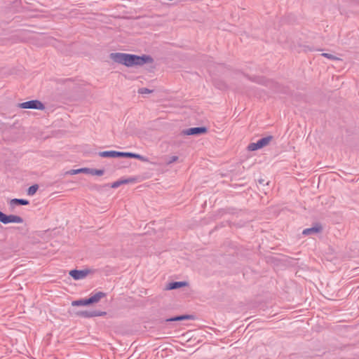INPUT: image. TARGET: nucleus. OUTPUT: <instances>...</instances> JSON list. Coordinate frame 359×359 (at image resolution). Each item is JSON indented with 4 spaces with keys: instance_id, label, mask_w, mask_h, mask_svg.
I'll return each instance as SVG.
<instances>
[{
    "instance_id": "obj_1",
    "label": "nucleus",
    "mask_w": 359,
    "mask_h": 359,
    "mask_svg": "<svg viewBox=\"0 0 359 359\" xmlns=\"http://www.w3.org/2000/svg\"><path fill=\"white\" fill-rule=\"evenodd\" d=\"M109 57L114 62L127 67L142 66L154 62L152 57L149 55H137L124 53H111Z\"/></svg>"
},
{
    "instance_id": "obj_2",
    "label": "nucleus",
    "mask_w": 359,
    "mask_h": 359,
    "mask_svg": "<svg viewBox=\"0 0 359 359\" xmlns=\"http://www.w3.org/2000/svg\"><path fill=\"white\" fill-rule=\"evenodd\" d=\"M273 139V137L271 135H269L266 137H264L260 140H259L257 142H252L248 144V149L249 151H255L259 149H261L264 147L267 146L271 140Z\"/></svg>"
},
{
    "instance_id": "obj_3",
    "label": "nucleus",
    "mask_w": 359,
    "mask_h": 359,
    "mask_svg": "<svg viewBox=\"0 0 359 359\" xmlns=\"http://www.w3.org/2000/svg\"><path fill=\"white\" fill-rule=\"evenodd\" d=\"M18 106L21 109H34L39 110H43L45 109L44 104L41 101L37 100H33L19 103Z\"/></svg>"
},
{
    "instance_id": "obj_4",
    "label": "nucleus",
    "mask_w": 359,
    "mask_h": 359,
    "mask_svg": "<svg viewBox=\"0 0 359 359\" xmlns=\"http://www.w3.org/2000/svg\"><path fill=\"white\" fill-rule=\"evenodd\" d=\"M0 222L4 224L8 223H22L23 219L18 215H7L1 211Z\"/></svg>"
},
{
    "instance_id": "obj_5",
    "label": "nucleus",
    "mask_w": 359,
    "mask_h": 359,
    "mask_svg": "<svg viewBox=\"0 0 359 359\" xmlns=\"http://www.w3.org/2000/svg\"><path fill=\"white\" fill-rule=\"evenodd\" d=\"M208 131V128L206 127H196V128H190L186 130H182V133L184 135H200L202 134L206 133Z\"/></svg>"
},
{
    "instance_id": "obj_6",
    "label": "nucleus",
    "mask_w": 359,
    "mask_h": 359,
    "mask_svg": "<svg viewBox=\"0 0 359 359\" xmlns=\"http://www.w3.org/2000/svg\"><path fill=\"white\" fill-rule=\"evenodd\" d=\"M128 152H122L116 151H100L98 155L102 158H118V157H128Z\"/></svg>"
},
{
    "instance_id": "obj_7",
    "label": "nucleus",
    "mask_w": 359,
    "mask_h": 359,
    "mask_svg": "<svg viewBox=\"0 0 359 359\" xmlns=\"http://www.w3.org/2000/svg\"><path fill=\"white\" fill-rule=\"evenodd\" d=\"M89 273L90 271L88 269H74L69 271V276H72L74 280H81L85 278Z\"/></svg>"
},
{
    "instance_id": "obj_8",
    "label": "nucleus",
    "mask_w": 359,
    "mask_h": 359,
    "mask_svg": "<svg viewBox=\"0 0 359 359\" xmlns=\"http://www.w3.org/2000/svg\"><path fill=\"white\" fill-rule=\"evenodd\" d=\"M105 311H100L97 310L93 311H83L79 312L77 314L79 316L83 317V318H92V317H96V316H102L106 315Z\"/></svg>"
},
{
    "instance_id": "obj_9",
    "label": "nucleus",
    "mask_w": 359,
    "mask_h": 359,
    "mask_svg": "<svg viewBox=\"0 0 359 359\" xmlns=\"http://www.w3.org/2000/svg\"><path fill=\"white\" fill-rule=\"evenodd\" d=\"M322 230H323V228H322L321 225L318 224L313 227L304 229L302 231V234L304 236L316 234V233L321 232Z\"/></svg>"
},
{
    "instance_id": "obj_10",
    "label": "nucleus",
    "mask_w": 359,
    "mask_h": 359,
    "mask_svg": "<svg viewBox=\"0 0 359 359\" xmlns=\"http://www.w3.org/2000/svg\"><path fill=\"white\" fill-rule=\"evenodd\" d=\"M188 285V283L186 282V281H175V282H171V283H169L167 285H166V290H175V289H178V288H180L182 287H184V286H187Z\"/></svg>"
},
{
    "instance_id": "obj_11",
    "label": "nucleus",
    "mask_w": 359,
    "mask_h": 359,
    "mask_svg": "<svg viewBox=\"0 0 359 359\" xmlns=\"http://www.w3.org/2000/svg\"><path fill=\"white\" fill-rule=\"evenodd\" d=\"M195 318L193 315H182L172 317L165 320L166 322L180 321L184 320H194Z\"/></svg>"
},
{
    "instance_id": "obj_12",
    "label": "nucleus",
    "mask_w": 359,
    "mask_h": 359,
    "mask_svg": "<svg viewBox=\"0 0 359 359\" xmlns=\"http://www.w3.org/2000/svg\"><path fill=\"white\" fill-rule=\"evenodd\" d=\"M106 296V293L103 292H98L93 294L88 298L90 304H94L98 302L102 298Z\"/></svg>"
},
{
    "instance_id": "obj_13",
    "label": "nucleus",
    "mask_w": 359,
    "mask_h": 359,
    "mask_svg": "<svg viewBox=\"0 0 359 359\" xmlns=\"http://www.w3.org/2000/svg\"><path fill=\"white\" fill-rule=\"evenodd\" d=\"M29 201L22 198H13L10 201V205H29Z\"/></svg>"
},
{
    "instance_id": "obj_14",
    "label": "nucleus",
    "mask_w": 359,
    "mask_h": 359,
    "mask_svg": "<svg viewBox=\"0 0 359 359\" xmlns=\"http://www.w3.org/2000/svg\"><path fill=\"white\" fill-rule=\"evenodd\" d=\"M133 182H134V179H133V178H128V179H126V180H117V181L113 182L111 185V187L116 189V188H118V187H120L121 184H128V183H130Z\"/></svg>"
},
{
    "instance_id": "obj_15",
    "label": "nucleus",
    "mask_w": 359,
    "mask_h": 359,
    "mask_svg": "<svg viewBox=\"0 0 359 359\" xmlns=\"http://www.w3.org/2000/svg\"><path fill=\"white\" fill-rule=\"evenodd\" d=\"M90 304L89 302V299H81L76 301H73L72 302V306H87Z\"/></svg>"
},
{
    "instance_id": "obj_16",
    "label": "nucleus",
    "mask_w": 359,
    "mask_h": 359,
    "mask_svg": "<svg viewBox=\"0 0 359 359\" xmlns=\"http://www.w3.org/2000/svg\"><path fill=\"white\" fill-rule=\"evenodd\" d=\"M128 158H136V159H138V160H140L142 161H146L147 159L144 156L140 155V154H135V153H132V152H128Z\"/></svg>"
},
{
    "instance_id": "obj_17",
    "label": "nucleus",
    "mask_w": 359,
    "mask_h": 359,
    "mask_svg": "<svg viewBox=\"0 0 359 359\" xmlns=\"http://www.w3.org/2000/svg\"><path fill=\"white\" fill-rule=\"evenodd\" d=\"M104 170L101 169H90L88 168V170L87 171V173L91 174L93 175H98L101 176L104 174Z\"/></svg>"
},
{
    "instance_id": "obj_18",
    "label": "nucleus",
    "mask_w": 359,
    "mask_h": 359,
    "mask_svg": "<svg viewBox=\"0 0 359 359\" xmlns=\"http://www.w3.org/2000/svg\"><path fill=\"white\" fill-rule=\"evenodd\" d=\"M38 189H39L38 184L32 185L27 189V194L29 196L34 195L36 194V192L37 191Z\"/></svg>"
},
{
    "instance_id": "obj_19",
    "label": "nucleus",
    "mask_w": 359,
    "mask_h": 359,
    "mask_svg": "<svg viewBox=\"0 0 359 359\" xmlns=\"http://www.w3.org/2000/svg\"><path fill=\"white\" fill-rule=\"evenodd\" d=\"M88 170V168H79L76 170H71L69 172H67L69 175H76L81 172L87 173V171Z\"/></svg>"
},
{
    "instance_id": "obj_20",
    "label": "nucleus",
    "mask_w": 359,
    "mask_h": 359,
    "mask_svg": "<svg viewBox=\"0 0 359 359\" xmlns=\"http://www.w3.org/2000/svg\"><path fill=\"white\" fill-rule=\"evenodd\" d=\"M322 56L326 57V58H328L330 60H339L340 58L332 55V54H330V53H323L321 54Z\"/></svg>"
},
{
    "instance_id": "obj_21",
    "label": "nucleus",
    "mask_w": 359,
    "mask_h": 359,
    "mask_svg": "<svg viewBox=\"0 0 359 359\" xmlns=\"http://www.w3.org/2000/svg\"><path fill=\"white\" fill-rule=\"evenodd\" d=\"M178 159V157L176 156H172L170 157V160L168 161V164H170V163H172L174 162H175L176 161H177Z\"/></svg>"
},
{
    "instance_id": "obj_22",
    "label": "nucleus",
    "mask_w": 359,
    "mask_h": 359,
    "mask_svg": "<svg viewBox=\"0 0 359 359\" xmlns=\"http://www.w3.org/2000/svg\"><path fill=\"white\" fill-rule=\"evenodd\" d=\"M150 92H151V91L150 90H149L148 88H140L139 90V93H142V94H143V93H150Z\"/></svg>"
},
{
    "instance_id": "obj_23",
    "label": "nucleus",
    "mask_w": 359,
    "mask_h": 359,
    "mask_svg": "<svg viewBox=\"0 0 359 359\" xmlns=\"http://www.w3.org/2000/svg\"><path fill=\"white\" fill-rule=\"evenodd\" d=\"M264 180H259V184H264Z\"/></svg>"
}]
</instances>
